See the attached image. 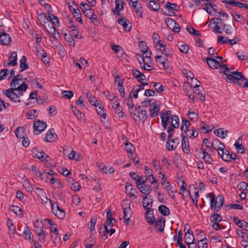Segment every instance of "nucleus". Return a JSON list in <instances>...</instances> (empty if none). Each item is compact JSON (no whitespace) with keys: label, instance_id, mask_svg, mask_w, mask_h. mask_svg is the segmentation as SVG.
<instances>
[{"label":"nucleus","instance_id":"nucleus-1","mask_svg":"<svg viewBox=\"0 0 248 248\" xmlns=\"http://www.w3.org/2000/svg\"><path fill=\"white\" fill-rule=\"evenodd\" d=\"M219 68L220 69V73L222 72L224 74L226 75L228 79L231 81L235 79L236 80V84L238 86H242L241 81H242V79H244V76L243 75L242 73L237 71H230V68L227 66V64L222 66L219 65Z\"/></svg>","mask_w":248,"mask_h":248},{"label":"nucleus","instance_id":"nucleus-2","mask_svg":"<svg viewBox=\"0 0 248 248\" xmlns=\"http://www.w3.org/2000/svg\"><path fill=\"white\" fill-rule=\"evenodd\" d=\"M207 197L211 198L210 201V207L211 209L214 208V211L218 212L223 206L224 199L223 196L218 195L215 198V194L212 192L207 194Z\"/></svg>","mask_w":248,"mask_h":248},{"label":"nucleus","instance_id":"nucleus-3","mask_svg":"<svg viewBox=\"0 0 248 248\" xmlns=\"http://www.w3.org/2000/svg\"><path fill=\"white\" fill-rule=\"evenodd\" d=\"M52 206V213L60 219H63L65 216V212L61 207H59L57 204L53 203L52 201L49 199Z\"/></svg>","mask_w":248,"mask_h":248},{"label":"nucleus","instance_id":"nucleus-4","mask_svg":"<svg viewBox=\"0 0 248 248\" xmlns=\"http://www.w3.org/2000/svg\"><path fill=\"white\" fill-rule=\"evenodd\" d=\"M15 87H11V88L5 91V95L8 97L10 100L15 103L20 102L21 100L19 99L17 93H15L16 91Z\"/></svg>","mask_w":248,"mask_h":248},{"label":"nucleus","instance_id":"nucleus-5","mask_svg":"<svg viewBox=\"0 0 248 248\" xmlns=\"http://www.w3.org/2000/svg\"><path fill=\"white\" fill-rule=\"evenodd\" d=\"M46 124L45 122L40 120L34 123L33 126L34 133L36 135L40 134L46 129Z\"/></svg>","mask_w":248,"mask_h":248},{"label":"nucleus","instance_id":"nucleus-6","mask_svg":"<svg viewBox=\"0 0 248 248\" xmlns=\"http://www.w3.org/2000/svg\"><path fill=\"white\" fill-rule=\"evenodd\" d=\"M153 202L154 201L151 196L149 197H148L147 196H143L142 200V206L144 209L146 211L147 210H153L151 208L153 206Z\"/></svg>","mask_w":248,"mask_h":248},{"label":"nucleus","instance_id":"nucleus-7","mask_svg":"<svg viewBox=\"0 0 248 248\" xmlns=\"http://www.w3.org/2000/svg\"><path fill=\"white\" fill-rule=\"evenodd\" d=\"M182 137V148L183 152L188 154L190 153V148L189 145V140L186 136L183 134L181 135Z\"/></svg>","mask_w":248,"mask_h":248},{"label":"nucleus","instance_id":"nucleus-8","mask_svg":"<svg viewBox=\"0 0 248 248\" xmlns=\"http://www.w3.org/2000/svg\"><path fill=\"white\" fill-rule=\"evenodd\" d=\"M57 137V134L54 132V129L51 128L46 134L44 140L47 142H52L56 139Z\"/></svg>","mask_w":248,"mask_h":248},{"label":"nucleus","instance_id":"nucleus-9","mask_svg":"<svg viewBox=\"0 0 248 248\" xmlns=\"http://www.w3.org/2000/svg\"><path fill=\"white\" fill-rule=\"evenodd\" d=\"M118 24L123 27L124 31L128 32L131 30V24L129 20L125 18H122L117 20Z\"/></svg>","mask_w":248,"mask_h":248},{"label":"nucleus","instance_id":"nucleus-10","mask_svg":"<svg viewBox=\"0 0 248 248\" xmlns=\"http://www.w3.org/2000/svg\"><path fill=\"white\" fill-rule=\"evenodd\" d=\"M157 101H155L152 104L150 108L151 117L152 118L158 116L160 111L159 105L157 104Z\"/></svg>","mask_w":248,"mask_h":248},{"label":"nucleus","instance_id":"nucleus-11","mask_svg":"<svg viewBox=\"0 0 248 248\" xmlns=\"http://www.w3.org/2000/svg\"><path fill=\"white\" fill-rule=\"evenodd\" d=\"M137 187L138 189L140 190V192L142 194H147V195H149L151 192V187L148 185H145V184H140V183H137Z\"/></svg>","mask_w":248,"mask_h":248},{"label":"nucleus","instance_id":"nucleus-12","mask_svg":"<svg viewBox=\"0 0 248 248\" xmlns=\"http://www.w3.org/2000/svg\"><path fill=\"white\" fill-rule=\"evenodd\" d=\"M145 218L147 222L152 225L155 224V218L154 216L153 210H147L145 213Z\"/></svg>","mask_w":248,"mask_h":248},{"label":"nucleus","instance_id":"nucleus-13","mask_svg":"<svg viewBox=\"0 0 248 248\" xmlns=\"http://www.w3.org/2000/svg\"><path fill=\"white\" fill-rule=\"evenodd\" d=\"M11 42V37L8 33L0 32V43L3 45H8Z\"/></svg>","mask_w":248,"mask_h":248},{"label":"nucleus","instance_id":"nucleus-14","mask_svg":"<svg viewBox=\"0 0 248 248\" xmlns=\"http://www.w3.org/2000/svg\"><path fill=\"white\" fill-rule=\"evenodd\" d=\"M46 31L48 33L52 35L53 38L55 40H58L60 39L61 35L57 31L56 28L54 26V25H52V26L50 27L49 29H46Z\"/></svg>","mask_w":248,"mask_h":248},{"label":"nucleus","instance_id":"nucleus-15","mask_svg":"<svg viewBox=\"0 0 248 248\" xmlns=\"http://www.w3.org/2000/svg\"><path fill=\"white\" fill-rule=\"evenodd\" d=\"M214 49L212 47H210L208 50V52L210 56V57H204L202 59V61H205L206 62L211 61L212 62H218L214 57L216 54H214Z\"/></svg>","mask_w":248,"mask_h":248},{"label":"nucleus","instance_id":"nucleus-16","mask_svg":"<svg viewBox=\"0 0 248 248\" xmlns=\"http://www.w3.org/2000/svg\"><path fill=\"white\" fill-rule=\"evenodd\" d=\"M242 139L239 138L234 143L235 147L238 153L244 154L245 153V149L242 144Z\"/></svg>","mask_w":248,"mask_h":248},{"label":"nucleus","instance_id":"nucleus-17","mask_svg":"<svg viewBox=\"0 0 248 248\" xmlns=\"http://www.w3.org/2000/svg\"><path fill=\"white\" fill-rule=\"evenodd\" d=\"M165 224V219L163 217L158 218V220L156 222L155 227L159 230L160 232L164 231Z\"/></svg>","mask_w":248,"mask_h":248},{"label":"nucleus","instance_id":"nucleus-18","mask_svg":"<svg viewBox=\"0 0 248 248\" xmlns=\"http://www.w3.org/2000/svg\"><path fill=\"white\" fill-rule=\"evenodd\" d=\"M131 93L130 94L129 97L127 99L126 104L129 108V111L130 114H132L133 112L137 110V108L135 107V105L133 104V101L131 96Z\"/></svg>","mask_w":248,"mask_h":248},{"label":"nucleus","instance_id":"nucleus-19","mask_svg":"<svg viewBox=\"0 0 248 248\" xmlns=\"http://www.w3.org/2000/svg\"><path fill=\"white\" fill-rule=\"evenodd\" d=\"M129 175L132 179L136 181V183H138L140 184H144L147 181V179H145V180H142L141 181V179H142V176L138 177V175H137L134 172H130Z\"/></svg>","mask_w":248,"mask_h":248},{"label":"nucleus","instance_id":"nucleus-20","mask_svg":"<svg viewBox=\"0 0 248 248\" xmlns=\"http://www.w3.org/2000/svg\"><path fill=\"white\" fill-rule=\"evenodd\" d=\"M148 8L151 11L158 12L159 11L160 5L154 0H151L149 1Z\"/></svg>","mask_w":248,"mask_h":248},{"label":"nucleus","instance_id":"nucleus-21","mask_svg":"<svg viewBox=\"0 0 248 248\" xmlns=\"http://www.w3.org/2000/svg\"><path fill=\"white\" fill-rule=\"evenodd\" d=\"M228 131L224 130L222 128H220L217 129H216L214 131V133L217 137H221V138H225L227 135Z\"/></svg>","mask_w":248,"mask_h":248},{"label":"nucleus","instance_id":"nucleus-22","mask_svg":"<svg viewBox=\"0 0 248 248\" xmlns=\"http://www.w3.org/2000/svg\"><path fill=\"white\" fill-rule=\"evenodd\" d=\"M158 211L163 216H166L170 214V209L166 205L161 204L158 207Z\"/></svg>","mask_w":248,"mask_h":248},{"label":"nucleus","instance_id":"nucleus-23","mask_svg":"<svg viewBox=\"0 0 248 248\" xmlns=\"http://www.w3.org/2000/svg\"><path fill=\"white\" fill-rule=\"evenodd\" d=\"M171 120V126L174 128H178L179 126V119L177 116L173 115L170 116Z\"/></svg>","mask_w":248,"mask_h":248},{"label":"nucleus","instance_id":"nucleus-24","mask_svg":"<svg viewBox=\"0 0 248 248\" xmlns=\"http://www.w3.org/2000/svg\"><path fill=\"white\" fill-rule=\"evenodd\" d=\"M36 222L37 224H38V225H37L36 224H34L35 232L37 235H41V233L44 232L43 231V224L39 223L38 220H36Z\"/></svg>","mask_w":248,"mask_h":248},{"label":"nucleus","instance_id":"nucleus-25","mask_svg":"<svg viewBox=\"0 0 248 248\" xmlns=\"http://www.w3.org/2000/svg\"><path fill=\"white\" fill-rule=\"evenodd\" d=\"M202 154H203V157L202 159L205 162L211 164L212 159L210 155H209L208 152L206 151V149H203V148L202 149Z\"/></svg>","mask_w":248,"mask_h":248},{"label":"nucleus","instance_id":"nucleus-26","mask_svg":"<svg viewBox=\"0 0 248 248\" xmlns=\"http://www.w3.org/2000/svg\"><path fill=\"white\" fill-rule=\"evenodd\" d=\"M9 210L15 213L16 215L22 217L23 213L21 209L17 206L11 205L9 208Z\"/></svg>","mask_w":248,"mask_h":248},{"label":"nucleus","instance_id":"nucleus-27","mask_svg":"<svg viewBox=\"0 0 248 248\" xmlns=\"http://www.w3.org/2000/svg\"><path fill=\"white\" fill-rule=\"evenodd\" d=\"M24 132L25 128L22 126H18L14 131L16 137L18 138H23Z\"/></svg>","mask_w":248,"mask_h":248},{"label":"nucleus","instance_id":"nucleus-28","mask_svg":"<svg viewBox=\"0 0 248 248\" xmlns=\"http://www.w3.org/2000/svg\"><path fill=\"white\" fill-rule=\"evenodd\" d=\"M165 5L169 10L178 11L180 9V6L176 3L167 2Z\"/></svg>","mask_w":248,"mask_h":248},{"label":"nucleus","instance_id":"nucleus-29","mask_svg":"<svg viewBox=\"0 0 248 248\" xmlns=\"http://www.w3.org/2000/svg\"><path fill=\"white\" fill-rule=\"evenodd\" d=\"M190 125V122L186 119H183L182 122V124L181 125V130L183 131H184L185 133H186L187 131H188V128H189Z\"/></svg>","mask_w":248,"mask_h":248},{"label":"nucleus","instance_id":"nucleus-30","mask_svg":"<svg viewBox=\"0 0 248 248\" xmlns=\"http://www.w3.org/2000/svg\"><path fill=\"white\" fill-rule=\"evenodd\" d=\"M221 158L226 162H230V154L227 150H221Z\"/></svg>","mask_w":248,"mask_h":248},{"label":"nucleus","instance_id":"nucleus-31","mask_svg":"<svg viewBox=\"0 0 248 248\" xmlns=\"http://www.w3.org/2000/svg\"><path fill=\"white\" fill-rule=\"evenodd\" d=\"M130 204H129V206L127 207L123 208V217L125 218L126 217H131L132 211L130 207Z\"/></svg>","mask_w":248,"mask_h":248},{"label":"nucleus","instance_id":"nucleus-32","mask_svg":"<svg viewBox=\"0 0 248 248\" xmlns=\"http://www.w3.org/2000/svg\"><path fill=\"white\" fill-rule=\"evenodd\" d=\"M144 53L142 54H136L135 57L137 59L138 62H145L144 58L145 57L146 58V59H149V61H152L151 60V57L150 56L146 55V56H144L143 55ZM150 55H151V53H150Z\"/></svg>","mask_w":248,"mask_h":248},{"label":"nucleus","instance_id":"nucleus-33","mask_svg":"<svg viewBox=\"0 0 248 248\" xmlns=\"http://www.w3.org/2000/svg\"><path fill=\"white\" fill-rule=\"evenodd\" d=\"M234 27V24L232 23L231 25L224 24L223 26V30L225 31V33L228 34L232 33V30Z\"/></svg>","mask_w":248,"mask_h":248},{"label":"nucleus","instance_id":"nucleus-34","mask_svg":"<svg viewBox=\"0 0 248 248\" xmlns=\"http://www.w3.org/2000/svg\"><path fill=\"white\" fill-rule=\"evenodd\" d=\"M124 145L125 146V150L127 152L131 154H133V152L135 149L134 145L129 142H125L124 143Z\"/></svg>","mask_w":248,"mask_h":248},{"label":"nucleus","instance_id":"nucleus-35","mask_svg":"<svg viewBox=\"0 0 248 248\" xmlns=\"http://www.w3.org/2000/svg\"><path fill=\"white\" fill-rule=\"evenodd\" d=\"M155 57L156 62L158 61L159 62H168L169 61L168 59L169 57L161 55L159 53H157Z\"/></svg>","mask_w":248,"mask_h":248},{"label":"nucleus","instance_id":"nucleus-36","mask_svg":"<svg viewBox=\"0 0 248 248\" xmlns=\"http://www.w3.org/2000/svg\"><path fill=\"white\" fill-rule=\"evenodd\" d=\"M139 46L140 50V51L142 52V53L146 54V53H147L148 47L145 42L140 41L139 43Z\"/></svg>","mask_w":248,"mask_h":248},{"label":"nucleus","instance_id":"nucleus-37","mask_svg":"<svg viewBox=\"0 0 248 248\" xmlns=\"http://www.w3.org/2000/svg\"><path fill=\"white\" fill-rule=\"evenodd\" d=\"M207 240L206 238H203L199 241L197 248H207Z\"/></svg>","mask_w":248,"mask_h":248},{"label":"nucleus","instance_id":"nucleus-38","mask_svg":"<svg viewBox=\"0 0 248 248\" xmlns=\"http://www.w3.org/2000/svg\"><path fill=\"white\" fill-rule=\"evenodd\" d=\"M186 133H187V136L189 138L194 139L198 136V132L194 129H189Z\"/></svg>","mask_w":248,"mask_h":248},{"label":"nucleus","instance_id":"nucleus-39","mask_svg":"<svg viewBox=\"0 0 248 248\" xmlns=\"http://www.w3.org/2000/svg\"><path fill=\"white\" fill-rule=\"evenodd\" d=\"M37 111L36 109L29 110L27 113V117L29 119H33V118L38 117Z\"/></svg>","mask_w":248,"mask_h":248},{"label":"nucleus","instance_id":"nucleus-40","mask_svg":"<svg viewBox=\"0 0 248 248\" xmlns=\"http://www.w3.org/2000/svg\"><path fill=\"white\" fill-rule=\"evenodd\" d=\"M210 219L213 223H215V222H218L222 220V217L219 214H214L211 216Z\"/></svg>","mask_w":248,"mask_h":248},{"label":"nucleus","instance_id":"nucleus-41","mask_svg":"<svg viewBox=\"0 0 248 248\" xmlns=\"http://www.w3.org/2000/svg\"><path fill=\"white\" fill-rule=\"evenodd\" d=\"M36 157L42 161H47L46 158L49 157L47 155H46L45 153L43 151L39 152L36 155Z\"/></svg>","mask_w":248,"mask_h":248},{"label":"nucleus","instance_id":"nucleus-42","mask_svg":"<svg viewBox=\"0 0 248 248\" xmlns=\"http://www.w3.org/2000/svg\"><path fill=\"white\" fill-rule=\"evenodd\" d=\"M152 84H154V87L157 92H162L165 90L164 87L159 82H153Z\"/></svg>","mask_w":248,"mask_h":248},{"label":"nucleus","instance_id":"nucleus-43","mask_svg":"<svg viewBox=\"0 0 248 248\" xmlns=\"http://www.w3.org/2000/svg\"><path fill=\"white\" fill-rule=\"evenodd\" d=\"M162 185L163 187L166 189L167 190H170L171 189V186L170 185L169 181H167L166 179H164L165 175L164 174H162Z\"/></svg>","mask_w":248,"mask_h":248},{"label":"nucleus","instance_id":"nucleus-44","mask_svg":"<svg viewBox=\"0 0 248 248\" xmlns=\"http://www.w3.org/2000/svg\"><path fill=\"white\" fill-rule=\"evenodd\" d=\"M165 22L167 25L171 29L173 25L175 24L176 22L172 18L170 17H167L165 19Z\"/></svg>","mask_w":248,"mask_h":248},{"label":"nucleus","instance_id":"nucleus-45","mask_svg":"<svg viewBox=\"0 0 248 248\" xmlns=\"http://www.w3.org/2000/svg\"><path fill=\"white\" fill-rule=\"evenodd\" d=\"M158 53H159L161 55H163L167 57L171 58L172 57V55L170 52L169 50L166 48H163L160 50H159Z\"/></svg>","mask_w":248,"mask_h":248},{"label":"nucleus","instance_id":"nucleus-46","mask_svg":"<svg viewBox=\"0 0 248 248\" xmlns=\"http://www.w3.org/2000/svg\"><path fill=\"white\" fill-rule=\"evenodd\" d=\"M97 113L102 117L105 119L106 117V110L104 108L103 106H99V108H96Z\"/></svg>","mask_w":248,"mask_h":248},{"label":"nucleus","instance_id":"nucleus-47","mask_svg":"<svg viewBox=\"0 0 248 248\" xmlns=\"http://www.w3.org/2000/svg\"><path fill=\"white\" fill-rule=\"evenodd\" d=\"M8 62H16L17 61V53L15 51L11 52L9 54Z\"/></svg>","mask_w":248,"mask_h":248},{"label":"nucleus","instance_id":"nucleus-48","mask_svg":"<svg viewBox=\"0 0 248 248\" xmlns=\"http://www.w3.org/2000/svg\"><path fill=\"white\" fill-rule=\"evenodd\" d=\"M23 76L21 74L18 75L16 76H14L13 78L10 83L11 87H15L16 86V81H19L20 80H21Z\"/></svg>","mask_w":248,"mask_h":248},{"label":"nucleus","instance_id":"nucleus-49","mask_svg":"<svg viewBox=\"0 0 248 248\" xmlns=\"http://www.w3.org/2000/svg\"><path fill=\"white\" fill-rule=\"evenodd\" d=\"M79 30L77 28L71 29V36L72 35L75 38L77 39H81L82 36L78 34Z\"/></svg>","mask_w":248,"mask_h":248},{"label":"nucleus","instance_id":"nucleus-50","mask_svg":"<svg viewBox=\"0 0 248 248\" xmlns=\"http://www.w3.org/2000/svg\"><path fill=\"white\" fill-rule=\"evenodd\" d=\"M86 96L90 102V103L93 106L94 104L96 102V99L95 97L93 96L90 92H88L86 93Z\"/></svg>","mask_w":248,"mask_h":248},{"label":"nucleus","instance_id":"nucleus-51","mask_svg":"<svg viewBox=\"0 0 248 248\" xmlns=\"http://www.w3.org/2000/svg\"><path fill=\"white\" fill-rule=\"evenodd\" d=\"M223 63H207L208 66L212 69H219V70H220V69L219 68V65H224L225 64H223ZM219 72H220V71H219Z\"/></svg>","mask_w":248,"mask_h":248},{"label":"nucleus","instance_id":"nucleus-52","mask_svg":"<svg viewBox=\"0 0 248 248\" xmlns=\"http://www.w3.org/2000/svg\"><path fill=\"white\" fill-rule=\"evenodd\" d=\"M187 115L191 121H194L195 119H197L198 118V115L194 111H191L190 110H189Z\"/></svg>","mask_w":248,"mask_h":248},{"label":"nucleus","instance_id":"nucleus-53","mask_svg":"<svg viewBox=\"0 0 248 248\" xmlns=\"http://www.w3.org/2000/svg\"><path fill=\"white\" fill-rule=\"evenodd\" d=\"M28 85L25 83H22L20 85L18 86L17 87H14L16 89V91H23L26 92L27 89H28Z\"/></svg>","mask_w":248,"mask_h":248},{"label":"nucleus","instance_id":"nucleus-54","mask_svg":"<svg viewBox=\"0 0 248 248\" xmlns=\"http://www.w3.org/2000/svg\"><path fill=\"white\" fill-rule=\"evenodd\" d=\"M29 170L32 171L33 174L36 176L37 177L39 175V174H41V171L40 169L36 167L35 166H32L31 168L29 169Z\"/></svg>","mask_w":248,"mask_h":248},{"label":"nucleus","instance_id":"nucleus-55","mask_svg":"<svg viewBox=\"0 0 248 248\" xmlns=\"http://www.w3.org/2000/svg\"><path fill=\"white\" fill-rule=\"evenodd\" d=\"M137 7L135 9V12L136 14L140 17H142V13H143V8L142 7V5L140 3L137 5Z\"/></svg>","mask_w":248,"mask_h":248},{"label":"nucleus","instance_id":"nucleus-56","mask_svg":"<svg viewBox=\"0 0 248 248\" xmlns=\"http://www.w3.org/2000/svg\"><path fill=\"white\" fill-rule=\"evenodd\" d=\"M248 187V184L245 182H241L238 184L237 186V187L240 191H244Z\"/></svg>","mask_w":248,"mask_h":248},{"label":"nucleus","instance_id":"nucleus-57","mask_svg":"<svg viewBox=\"0 0 248 248\" xmlns=\"http://www.w3.org/2000/svg\"><path fill=\"white\" fill-rule=\"evenodd\" d=\"M111 47L112 50H113L115 52H120V54H122L123 53L122 47L119 45H113L111 46Z\"/></svg>","mask_w":248,"mask_h":248},{"label":"nucleus","instance_id":"nucleus-58","mask_svg":"<svg viewBox=\"0 0 248 248\" xmlns=\"http://www.w3.org/2000/svg\"><path fill=\"white\" fill-rule=\"evenodd\" d=\"M96 221L97 218L96 217H93L91 218V221L89 224V229H90L91 231H93L94 230Z\"/></svg>","mask_w":248,"mask_h":248},{"label":"nucleus","instance_id":"nucleus-59","mask_svg":"<svg viewBox=\"0 0 248 248\" xmlns=\"http://www.w3.org/2000/svg\"><path fill=\"white\" fill-rule=\"evenodd\" d=\"M186 30L189 33H190L193 35H195V36L201 35V33H199V32L195 30V29L192 27H190L189 28H186Z\"/></svg>","mask_w":248,"mask_h":248},{"label":"nucleus","instance_id":"nucleus-60","mask_svg":"<svg viewBox=\"0 0 248 248\" xmlns=\"http://www.w3.org/2000/svg\"><path fill=\"white\" fill-rule=\"evenodd\" d=\"M9 71L8 69H4L0 72V79H4L6 78V76L9 74Z\"/></svg>","mask_w":248,"mask_h":248},{"label":"nucleus","instance_id":"nucleus-61","mask_svg":"<svg viewBox=\"0 0 248 248\" xmlns=\"http://www.w3.org/2000/svg\"><path fill=\"white\" fill-rule=\"evenodd\" d=\"M73 113L78 117L82 118V115L84 114L79 110L77 109L76 107L71 106Z\"/></svg>","mask_w":248,"mask_h":248},{"label":"nucleus","instance_id":"nucleus-62","mask_svg":"<svg viewBox=\"0 0 248 248\" xmlns=\"http://www.w3.org/2000/svg\"><path fill=\"white\" fill-rule=\"evenodd\" d=\"M174 128L172 127V126H169L168 127L167 132L169 134L168 136V139L169 140H171V139H172L173 136V133L175 131Z\"/></svg>","mask_w":248,"mask_h":248},{"label":"nucleus","instance_id":"nucleus-63","mask_svg":"<svg viewBox=\"0 0 248 248\" xmlns=\"http://www.w3.org/2000/svg\"><path fill=\"white\" fill-rule=\"evenodd\" d=\"M124 0H115V7L116 9L121 8L124 9Z\"/></svg>","mask_w":248,"mask_h":248},{"label":"nucleus","instance_id":"nucleus-64","mask_svg":"<svg viewBox=\"0 0 248 248\" xmlns=\"http://www.w3.org/2000/svg\"><path fill=\"white\" fill-rule=\"evenodd\" d=\"M65 40L71 46H75V40L72 38V36H71V34H69V35L67 36V37H66L65 39Z\"/></svg>","mask_w":248,"mask_h":248}]
</instances>
